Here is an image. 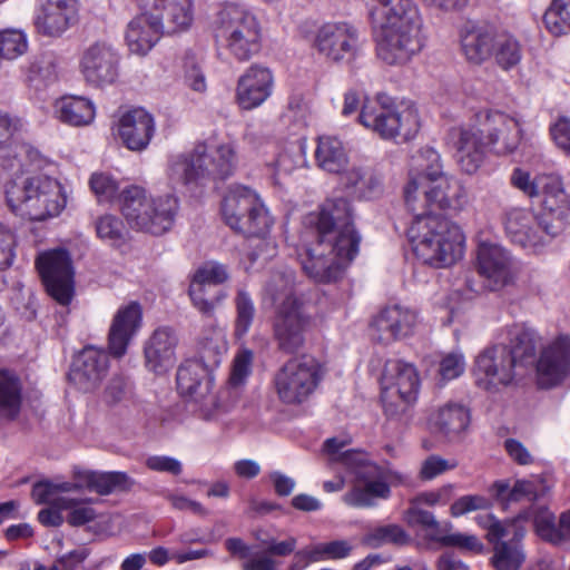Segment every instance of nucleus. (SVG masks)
I'll list each match as a JSON object with an SVG mask.
<instances>
[{
	"label": "nucleus",
	"mask_w": 570,
	"mask_h": 570,
	"mask_svg": "<svg viewBox=\"0 0 570 570\" xmlns=\"http://www.w3.org/2000/svg\"><path fill=\"white\" fill-rule=\"evenodd\" d=\"M108 371V355L96 347H85L72 361L68 379L78 390L91 392Z\"/></svg>",
	"instance_id": "nucleus-28"
},
{
	"label": "nucleus",
	"mask_w": 570,
	"mask_h": 570,
	"mask_svg": "<svg viewBox=\"0 0 570 570\" xmlns=\"http://www.w3.org/2000/svg\"><path fill=\"white\" fill-rule=\"evenodd\" d=\"M22 384L18 375L0 368V417L14 420L21 409Z\"/></svg>",
	"instance_id": "nucleus-46"
},
{
	"label": "nucleus",
	"mask_w": 570,
	"mask_h": 570,
	"mask_svg": "<svg viewBox=\"0 0 570 570\" xmlns=\"http://www.w3.org/2000/svg\"><path fill=\"white\" fill-rule=\"evenodd\" d=\"M521 47L518 40L507 32H498L493 57L504 70L517 66L521 60Z\"/></svg>",
	"instance_id": "nucleus-49"
},
{
	"label": "nucleus",
	"mask_w": 570,
	"mask_h": 570,
	"mask_svg": "<svg viewBox=\"0 0 570 570\" xmlns=\"http://www.w3.org/2000/svg\"><path fill=\"white\" fill-rule=\"evenodd\" d=\"M24 149V146L16 144L13 139L0 146V167L7 171H20L22 168L21 153Z\"/></svg>",
	"instance_id": "nucleus-61"
},
{
	"label": "nucleus",
	"mask_w": 570,
	"mask_h": 570,
	"mask_svg": "<svg viewBox=\"0 0 570 570\" xmlns=\"http://www.w3.org/2000/svg\"><path fill=\"white\" fill-rule=\"evenodd\" d=\"M90 187L99 202H109L118 193V183L108 174L95 173L90 178Z\"/></svg>",
	"instance_id": "nucleus-59"
},
{
	"label": "nucleus",
	"mask_w": 570,
	"mask_h": 570,
	"mask_svg": "<svg viewBox=\"0 0 570 570\" xmlns=\"http://www.w3.org/2000/svg\"><path fill=\"white\" fill-rule=\"evenodd\" d=\"M371 16L379 27L422 21L413 0H376Z\"/></svg>",
	"instance_id": "nucleus-39"
},
{
	"label": "nucleus",
	"mask_w": 570,
	"mask_h": 570,
	"mask_svg": "<svg viewBox=\"0 0 570 570\" xmlns=\"http://www.w3.org/2000/svg\"><path fill=\"white\" fill-rule=\"evenodd\" d=\"M225 333L212 325L199 341L198 357L183 363L177 371V387L190 399L196 412L204 419L216 417L222 399L214 395V371L227 353Z\"/></svg>",
	"instance_id": "nucleus-3"
},
{
	"label": "nucleus",
	"mask_w": 570,
	"mask_h": 570,
	"mask_svg": "<svg viewBox=\"0 0 570 570\" xmlns=\"http://www.w3.org/2000/svg\"><path fill=\"white\" fill-rule=\"evenodd\" d=\"M178 336L174 328H156L144 345L145 366L156 374H164L176 363Z\"/></svg>",
	"instance_id": "nucleus-31"
},
{
	"label": "nucleus",
	"mask_w": 570,
	"mask_h": 570,
	"mask_svg": "<svg viewBox=\"0 0 570 570\" xmlns=\"http://www.w3.org/2000/svg\"><path fill=\"white\" fill-rule=\"evenodd\" d=\"M430 423L442 434H458L469 426L470 410L463 404L449 402L432 414Z\"/></svg>",
	"instance_id": "nucleus-43"
},
{
	"label": "nucleus",
	"mask_w": 570,
	"mask_h": 570,
	"mask_svg": "<svg viewBox=\"0 0 570 570\" xmlns=\"http://www.w3.org/2000/svg\"><path fill=\"white\" fill-rule=\"evenodd\" d=\"M416 323L415 311L399 304L386 306L374 317L371 335L374 341L389 345L411 336Z\"/></svg>",
	"instance_id": "nucleus-25"
},
{
	"label": "nucleus",
	"mask_w": 570,
	"mask_h": 570,
	"mask_svg": "<svg viewBox=\"0 0 570 570\" xmlns=\"http://www.w3.org/2000/svg\"><path fill=\"white\" fill-rule=\"evenodd\" d=\"M358 249L350 250L338 242L316 234V242L299 254L305 274L317 283L336 282L342 277L346 266L355 258Z\"/></svg>",
	"instance_id": "nucleus-16"
},
{
	"label": "nucleus",
	"mask_w": 570,
	"mask_h": 570,
	"mask_svg": "<svg viewBox=\"0 0 570 570\" xmlns=\"http://www.w3.org/2000/svg\"><path fill=\"white\" fill-rule=\"evenodd\" d=\"M503 225L512 243L535 253L570 225V207H557L556 200L549 197L542 200L539 214L527 208L507 210Z\"/></svg>",
	"instance_id": "nucleus-7"
},
{
	"label": "nucleus",
	"mask_w": 570,
	"mask_h": 570,
	"mask_svg": "<svg viewBox=\"0 0 570 570\" xmlns=\"http://www.w3.org/2000/svg\"><path fill=\"white\" fill-rule=\"evenodd\" d=\"M55 114L61 122L80 127L92 122L96 110L89 99L79 96H68L56 101Z\"/></svg>",
	"instance_id": "nucleus-41"
},
{
	"label": "nucleus",
	"mask_w": 570,
	"mask_h": 570,
	"mask_svg": "<svg viewBox=\"0 0 570 570\" xmlns=\"http://www.w3.org/2000/svg\"><path fill=\"white\" fill-rule=\"evenodd\" d=\"M549 131L556 146L564 154L570 155V118L560 117L551 124Z\"/></svg>",
	"instance_id": "nucleus-64"
},
{
	"label": "nucleus",
	"mask_w": 570,
	"mask_h": 570,
	"mask_svg": "<svg viewBox=\"0 0 570 570\" xmlns=\"http://www.w3.org/2000/svg\"><path fill=\"white\" fill-rule=\"evenodd\" d=\"M234 305L236 311L234 334L237 338H242L249 332L253 325L256 308L252 296L243 288L237 289Z\"/></svg>",
	"instance_id": "nucleus-47"
},
{
	"label": "nucleus",
	"mask_w": 570,
	"mask_h": 570,
	"mask_svg": "<svg viewBox=\"0 0 570 570\" xmlns=\"http://www.w3.org/2000/svg\"><path fill=\"white\" fill-rule=\"evenodd\" d=\"M314 46L330 61H350L360 51V32L347 22L325 23L317 30Z\"/></svg>",
	"instance_id": "nucleus-23"
},
{
	"label": "nucleus",
	"mask_w": 570,
	"mask_h": 570,
	"mask_svg": "<svg viewBox=\"0 0 570 570\" xmlns=\"http://www.w3.org/2000/svg\"><path fill=\"white\" fill-rule=\"evenodd\" d=\"M510 180L513 187L530 198L543 195V200H547L549 197L553 198L557 207H570V196L563 190L559 177L539 175L532 178L529 171L515 168Z\"/></svg>",
	"instance_id": "nucleus-34"
},
{
	"label": "nucleus",
	"mask_w": 570,
	"mask_h": 570,
	"mask_svg": "<svg viewBox=\"0 0 570 570\" xmlns=\"http://www.w3.org/2000/svg\"><path fill=\"white\" fill-rule=\"evenodd\" d=\"M476 269L490 291H499L514 278L513 258L504 247L483 242L476 250Z\"/></svg>",
	"instance_id": "nucleus-24"
},
{
	"label": "nucleus",
	"mask_w": 570,
	"mask_h": 570,
	"mask_svg": "<svg viewBox=\"0 0 570 570\" xmlns=\"http://www.w3.org/2000/svg\"><path fill=\"white\" fill-rule=\"evenodd\" d=\"M327 560L324 543L306 547L295 552L289 570H303L309 563Z\"/></svg>",
	"instance_id": "nucleus-60"
},
{
	"label": "nucleus",
	"mask_w": 570,
	"mask_h": 570,
	"mask_svg": "<svg viewBox=\"0 0 570 570\" xmlns=\"http://www.w3.org/2000/svg\"><path fill=\"white\" fill-rule=\"evenodd\" d=\"M28 50L27 35L19 29H4L0 31V57L14 60Z\"/></svg>",
	"instance_id": "nucleus-51"
},
{
	"label": "nucleus",
	"mask_w": 570,
	"mask_h": 570,
	"mask_svg": "<svg viewBox=\"0 0 570 570\" xmlns=\"http://www.w3.org/2000/svg\"><path fill=\"white\" fill-rule=\"evenodd\" d=\"M455 465V463H451L439 455H430L422 462L419 475L422 480L430 481L442 473L454 469Z\"/></svg>",
	"instance_id": "nucleus-63"
},
{
	"label": "nucleus",
	"mask_w": 570,
	"mask_h": 570,
	"mask_svg": "<svg viewBox=\"0 0 570 570\" xmlns=\"http://www.w3.org/2000/svg\"><path fill=\"white\" fill-rule=\"evenodd\" d=\"M267 235L268 233L262 236H247L250 238L252 250L248 253V258L252 264L258 258L268 259L276 255V244Z\"/></svg>",
	"instance_id": "nucleus-62"
},
{
	"label": "nucleus",
	"mask_w": 570,
	"mask_h": 570,
	"mask_svg": "<svg viewBox=\"0 0 570 570\" xmlns=\"http://www.w3.org/2000/svg\"><path fill=\"white\" fill-rule=\"evenodd\" d=\"M497 33L483 28L464 30L461 35V47L466 59L480 65L493 56Z\"/></svg>",
	"instance_id": "nucleus-40"
},
{
	"label": "nucleus",
	"mask_w": 570,
	"mask_h": 570,
	"mask_svg": "<svg viewBox=\"0 0 570 570\" xmlns=\"http://www.w3.org/2000/svg\"><path fill=\"white\" fill-rule=\"evenodd\" d=\"M120 53L109 40L90 43L80 58V70L87 83L101 88L114 83L119 76Z\"/></svg>",
	"instance_id": "nucleus-22"
},
{
	"label": "nucleus",
	"mask_w": 570,
	"mask_h": 570,
	"mask_svg": "<svg viewBox=\"0 0 570 570\" xmlns=\"http://www.w3.org/2000/svg\"><path fill=\"white\" fill-rule=\"evenodd\" d=\"M534 527L538 535L553 544L560 543L559 522L556 523V518L549 510H540L534 517Z\"/></svg>",
	"instance_id": "nucleus-58"
},
{
	"label": "nucleus",
	"mask_w": 570,
	"mask_h": 570,
	"mask_svg": "<svg viewBox=\"0 0 570 570\" xmlns=\"http://www.w3.org/2000/svg\"><path fill=\"white\" fill-rule=\"evenodd\" d=\"M525 515L500 521L491 514L479 515L478 523L487 530V539L493 544L492 564L497 570H518L524 561L520 541L524 537L521 524Z\"/></svg>",
	"instance_id": "nucleus-15"
},
{
	"label": "nucleus",
	"mask_w": 570,
	"mask_h": 570,
	"mask_svg": "<svg viewBox=\"0 0 570 570\" xmlns=\"http://www.w3.org/2000/svg\"><path fill=\"white\" fill-rule=\"evenodd\" d=\"M141 324L139 304L130 303L118 309L114 316L108 334V348L115 357L126 354L127 347L137 334Z\"/></svg>",
	"instance_id": "nucleus-36"
},
{
	"label": "nucleus",
	"mask_w": 570,
	"mask_h": 570,
	"mask_svg": "<svg viewBox=\"0 0 570 570\" xmlns=\"http://www.w3.org/2000/svg\"><path fill=\"white\" fill-rule=\"evenodd\" d=\"M497 497L504 502H519L522 500L534 502L544 497L550 487L543 479L517 480L510 488L507 482L494 483Z\"/></svg>",
	"instance_id": "nucleus-44"
},
{
	"label": "nucleus",
	"mask_w": 570,
	"mask_h": 570,
	"mask_svg": "<svg viewBox=\"0 0 570 570\" xmlns=\"http://www.w3.org/2000/svg\"><path fill=\"white\" fill-rule=\"evenodd\" d=\"M77 0H40L35 17L38 33L58 38L77 21Z\"/></svg>",
	"instance_id": "nucleus-27"
},
{
	"label": "nucleus",
	"mask_w": 570,
	"mask_h": 570,
	"mask_svg": "<svg viewBox=\"0 0 570 570\" xmlns=\"http://www.w3.org/2000/svg\"><path fill=\"white\" fill-rule=\"evenodd\" d=\"M99 238L109 242L111 245H120L125 242L126 228L120 218L106 214L97 218L95 223Z\"/></svg>",
	"instance_id": "nucleus-54"
},
{
	"label": "nucleus",
	"mask_w": 570,
	"mask_h": 570,
	"mask_svg": "<svg viewBox=\"0 0 570 570\" xmlns=\"http://www.w3.org/2000/svg\"><path fill=\"white\" fill-rule=\"evenodd\" d=\"M217 39L238 61H247L261 49L262 27L258 19L237 4L222 8L214 20Z\"/></svg>",
	"instance_id": "nucleus-10"
},
{
	"label": "nucleus",
	"mask_w": 570,
	"mask_h": 570,
	"mask_svg": "<svg viewBox=\"0 0 570 570\" xmlns=\"http://www.w3.org/2000/svg\"><path fill=\"white\" fill-rule=\"evenodd\" d=\"M409 239L419 259L434 267H446L463 255L461 228L438 215L413 213Z\"/></svg>",
	"instance_id": "nucleus-5"
},
{
	"label": "nucleus",
	"mask_w": 570,
	"mask_h": 570,
	"mask_svg": "<svg viewBox=\"0 0 570 570\" xmlns=\"http://www.w3.org/2000/svg\"><path fill=\"white\" fill-rule=\"evenodd\" d=\"M185 30H168L164 16L154 11L135 17L127 26L125 40L130 52L145 56L161 35H176Z\"/></svg>",
	"instance_id": "nucleus-26"
},
{
	"label": "nucleus",
	"mask_w": 570,
	"mask_h": 570,
	"mask_svg": "<svg viewBox=\"0 0 570 570\" xmlns=\"http://www.w3.org/2000/svg\"><path fill=\"white\" fill-rule=\"evenodd\" d=\"M274 78L272 71L253 65L237 82L236 100L242 109L250 110L261 106L272 94Z\"/></svg>",
	"instance_id": "nucleus-32"
},
{
	"label": "nucleus",
	"mask_w": 570,
	"mask_h": 570,
	"mask_svg": "<svg viewBox=\"0 0 570 570\" xmlns=\"http://www.w3.org/2000/svg\"><path fill=\"white\" fill-rule=\"evenodd\" d=\"M237 153L234 144L223 142L208 148L197 144L189 154L170 160L168 178L174 185H181L190 191L216 180H225L234 174Z\"/></svg>",
	"instance_id": "nucleus-4"
},
{
	"label": "nucleus",
	"mask_w": 570,
	"mask_h": 570,
	"mask_svg": "<svg viewBox=\"0 0 570 570\" xmlns=\"http://www.w3.org/2000/svg\"><path fill=\"white\" fill-rule=\"evenodd\" d=\"M543 21L553 35L570 32V0H552L546 10Z\"/></svg>",
	"instance_id": "nucleus-50"
},
{
	"label": "nucleus",
	"mask_w": 570,
	"mask_h": 570,
	"mask_svg": "<svg viewBox=\"0 0 570 570\" xmlns=\"http://www.w3.org/2000/svg\"><path fill=\"white\" fill-rule=\"evenodd\" d=\"M37 268L48 294L61 305H68L73 295V267L71 256L63 248L41 253Z\"/></svg>",
	"instance_id": "nucleus-20"
},
{
	"label": "nucleus",
	"mask_w": 570,
	"mask_h": 570,
	"mask_svg": "<svg viewBox=\"0 0 570 570\" xmlns=\"http://www.w3.org/2000/svg\"><path fill=\"white\" fill-rule=\"evenodd\" d=\"M229 278L228 269L218 262H206L199 266L193 275L190 285H197L205 289L206 285H220Z\"/></svg>",
	"instance_id": "nucleus-53"
},
{
	"label": "nucleus",
	"mask_w": 570,
	"mask_h": 570,
	"mask_svg": "<svg viewBox=\"0 0 570 570\" xmlns=\"http://www.w3.org/2000/svg\"><path fill=\"white\" fill-rule=\"evenodd\" d=\"M381 390L385 414L395 417L404 413L417 399L420 376L416 367L402 360H387L381 375Z\"/></svg>",
	"instance_id": "nucleus-14"
},
{
	"label": "nucleus",
	"mask_w": 570,
	"mask_h": 570,
	"mask_svg": "<svg viewBox=\"0 0 570 570\" xmlns=\"http://www.w3.org/2000/svg\"><path fill=\"white\" fill-rule=\"evenodd\" d=\"M253 357V352L248 348H243L236 354L227 386L214 393L216 397L222 399V406L217 407L216 416L229 411L237 403L239 387L252 372Z\"/></svg>",
	"instance_id": "nucleus-38"
},
{
	"label": "nucleus",
	"mask_w": 570,
	"mask_h": 570,
	"mask_svg": "<svg viewBox=\"0 0 570 570\" xmlns=\"http://www.w3.org/2000/svg\"><path fill=\"white\" fill-rule=\"evenodd\" d=\"M90 481V491L100 495H107L117 490H126L131 485L130 479L124 472H95Z\"/></svg>",
	"instance_id": "nucleus-52"
},
{
	"label": "nucleus",
	"mask_w": 570,
	"mask_h": 570,
	"mask_svg": "<svg viewBox=\"0 0 570 570\" xmlns=\"http://www.w3.org/2000/svg\"><path fill=\"white\" fill-rule=\"evenodd\" d=\"M354 210L344 197L328 198L324 202L315 222L316 234L347 246L350 250L358 249L361 236L354 227Z\"/></svg>",
	"instance_id": "nucleus-18"
},
{
	"label": "nucleus",
	"mask_w": 570,
	"mask_h": 570,
	"mask_svg": "<svg viewBox=\"0 0 570 570\" xmlns=\"http://www.w3.org/2000/svg\"><path fill=\"white\" fill-rule=\"evenodd\" d=\"M450 139L456 149V161L466 174H474L484 160L488 139L481 126L469 128H453Z\"/></svg>",
	"instance_id": "nucleus-30"
},
{
	"label": "nucleus",
	"mask_w": 570,
	"mask_h": 570,
	"mask_svg": "<svg viewBox=\"0 0 570 570\" xmlns=\"http://www.w3.org/2000/svg\"><path fill=\"white\" fill-rule=\"evenodd\" d=\"M120 202L127 224L136 230L154 235H161L170 229L178 209V200L173 195L150 198L139 186L124 189Z\"/></svg>",
	"instance_id": "nucleus-9"
},
{
	"label": "nucleus",
	"mask_w": 570,
	"mask_h": 570,
	"mask_svg": "<svg viewBox=\"0 0 570 570\" xmlns=\"http://www.w3.org/2000/svg\"><path fill=\"white\" fill-rule=\"evenodd\" d=\"M76 503V499L59 497L48 508L39 511L38 520L45 527H60L65 521L62 511L72 508Z\"/></svg>",
	"instance_id": "nucleus-57"
},
{
	"label": "nucleus",
	"mask_w": 570,
	"mask_h": 570,
	"mask_svg": "<svg viewBox=\"0 0 570 570\" xmlns=\"http://www.w3.org/2000/svg\"><path fill=\"white\" fill-rule=\"evenodd\" d=\"M4 193L10 210L32 222L55 218L67 205L62 185L46 175L17 176L6 184Z\"/></svg>",
	"instance_id": "nucleus-6"
},
{
	"label": "nucleus",
	"mask_w": 570,
	"mask_h": 570,
	"mask_svg": "<svg viewBox=\"0 0 570 570\" xmlns=\"http://www.w3.org/2000/svg\"><path fill=\"white\" fill-rule=\"evenodd\" d=\"M537 353V334L523 325L508 328V343L492 345L475 358L473 375L479 387L495 391L523 377Z\"/></svg>",
	"instance_id": "nucleus-2"
},
{
	"label": "nucleus",
	"mask_w": 570,
	"mask_h": 570,
	"mask_svg": "<svg viewBox=\"0 0 570 570\" xmlns=\"http://www.w3.org/2000/svg\"><path fill=\"white\" fill-rule=\"evenodd\" d=\"M478 119L488 142L497 147L498 153H512L518 148L521 129L514 118L498 110H485Z\"/></svg>",
	"instance_id": "nucleus-29"
},
{
	"label": "nucleus",
	"mask_w": 570,
	"mask_h": 570,
	"mask_svg": "<svg viewBox=\"0 0 570 570\" xmlns=\"http://www.w3.org/2000/svg\"><path fill=\"white\" fill-rule=\"evenodd\" d=\"M151 11L164 16L168 30H188L194 20L193 0H153Z\"/></svg>",
	"instance_id": "nucleus-45"
},
{
	"label": "nucleus",
	"mask_w": 570,
	"mask_h": 570,
	"mask_svg": "<svg viewBox=\"0 0 570 570\" xmlns=\"http://www.w3.org/2000/svg\"><path fill=\"white\" fill-rule=\"evenodd\" d=\"M317 166L331 174L341 173L348 163L347 151L343 142L334 136H321L315 149Z\"/></svg>",
	"instance_id": "nucleus-42"
},
{
	"label": "nucleus",
	"mask_w": 570,
	"mask_h": 570,
	"mask_svg": "<svg viewBox=\"0 0 570 570\" xmlns=\"http://www.w3.org/2000/svg\"><path fill=\"white\" fill-rule=\"evenodd\" d=\"M293 283L291 271L274 273L266 283L264 299H268L276 307L289 298H297L293 294Z\"/></svg>",
	"instance_id": "nucleus-48"
},
{
	"label": "nucleus",
	"mask_w": 570,
	"mask_h": 570,
	"mask_svg": "<svg viewBox=\"0 0 570 570\" xmlns=\"http://www.w3.org/2000/svg\"><path fill=\"white\" fill-rule=\"evenodd\" d=\"M224 222L246 236L269 233L274 220L256 191L242 185L229 188L222 204Z\"/></svg>",
	"instance_id": "nucleus-13"
},
{
	"label": "nucleus",
	"mask_w": 570,
	"mask_h": 570,
	"mask_svg": "<svg viewBox=\"0 0 570 570\" xmlns=\"http://www.w3.org/2000/svg\"><path fill=\"white\" fill-rule=\"evenodd\" d=\"M365 541L376 548L386 543L403 546L410 541V538L400 525L387 524L374 529L366 535Z\"/></svg>",
	"instance_id": "nucleus-56"
},
{
	"label": "nucleus",
	"mask_w": 570,
	"mask_h": 570,
	"mask_svg": "<svg viewBox=\"0 0 570 570\" xmlns=\"http://www.w3.org/2000/svg\"><path fill=\"white\" fill-rule=\"evenodd\" d=\"M27 72L30 81H55L57 79V59L55 55L45 52L36 56L30 61Z\"/></svg>",
	"instance_id": "nucleus-55"
},
{
	"label": "nucleus",
	"mask_w": 570,
	"mask_h": 570,
	"mask_svg": "<svg viewBox=\"0 0 570 570\" xmlns=\"http://www.w3.org/2000/svg\"><path fill=\"white\" fill-rule=\"evenodd\" d=\"M341 183L345 190L360 199H373L383 193L382 174L374 166L362 161L345 169Z\"/></svg>",
	"instance_id": "nucleus-37"
},
{
	"label": "nucleus",
	"mask_w": 570,
	"mask_h": 570,
	"mask_svg": "<svg viewBox=\"0 0 570 570\" xmlns=\"http://www.w3.org/2000/svg\"><path fill=\"white\" fill-rule=\"evenodd\" d=\"M379 28L376 51L387 65H404L423 48L422 21Z\"/></svg>",
	"instance_id": "nucleus-17"
},
{
	"label": "nucleus",
	"mask_w": 570,
	"mask_h": 570,
	"mask_svg": "<svg viewBox=\"0 0 570 570\" xmlns=\"http://www.w3.org/2000/svg\"><path fill=\"white\" fill-rule=\"evenodd\" d=\"M324 365L312 355L286 361L274 374L273 387L285 405H301L316 392L325 376Z\"/></svg>",
	"instance_id": "nucleus-12"
},
{
	"label": "nucleus",
	"mask_w": 570,
	"mask_h": 570,
	"mask_svg": "<svg viewBox=\"0 0 570 570\" xmlns=\"http://www.w3.org/2000/svg\"><path fill=\"white\" fill-rule=\"evenodd\" d=\"M414 163L416 173L410 174L404 188L405 204L412 213L431 214L432 208L461 210L465 206V188L459 179L443 171L436 150L422 148Z\"/></svg>",
	"instance_id": "nucleus-1"
},
{
	"label": "nucleus",
	"mask_w": 570,
	"mask_h": 570,
	"mask_svg": "<svg viewBox=\"0 0 570 570\" xmlns=\"http://www.w3.org/2000/svg\"><path fill=\"white\" fill-rule=\"evenodd\" d=\"M404 520L409 525H421L425 529L433 530L430 539L441 543L444 547H456L463 550L481 552L483 544L473 534L464 533H450L443 534L440 524L434 518L433 513L415 505L405 511Z\"/></svg>",
	"instance_id": "nucleus-35"
},
{
	"label": "nucleus",
	"mask_w": 570,
	"mask_h": 570,
	"mask_svg": "<svg viewBox=\"0 0 570 570\" xmlns=\"http://www.w3.org/2000/svg\"><path fill=\"white\" fill-rule=\"evenodd\" d=\"M309 317L298 298H289L276 306L273 321L274 338L284 353H295L305 344Z\"/></svg>",
	"instance_id": "nucleus-21"
},
{
	"label": "nucleus",
	"mask_w": 570,
	"mask_h": 570,
	"mask_svg": "<svg viewBox=\"0 0 570 570\" xmlns=\"http://www.w3.org/2000/svg\"><path fill=\"white\" fill-rule=\"evenodd\" d=\"M154 134V117L144 108L129 109L119 118L118 135L129 150L140 151L146 149Z\"/></svg>",
	"instance_id": "nucleus-33"
},
{
	"label": "nucleus",
	"mask_w": 570,
	"mask_h": 570,
	"mask_svg": "<svg viewBox=\"0 0 570 570\" xmlns=\"http://www.w3.org/2000/svg\"><path fill=\"white\" fill-rule=\"evenodd\" d=\"M337 462L353 471L362 482L343 495V501L350 507H375L379 500H387L391 497V487L411 483L407 474L393 470L390 465L368 462L367 455L362 451L346 450Z\"/></svg>",
	"instance_id": "nucleus-8"
},
{
	"label": "nucleus",
	"mask_w": 570,
	"mask_h": 570,
	"mask_svg": "<svg viewBox=\"0 0 570 570\" xmlns=\"http://www.w3.org/2000/svg\"><path fill=\"white\" fill-rule=\"evenodd\" d=\"M530 370H534L535 384L541 390L562 384L570 377V336L558 335L542 346Z\"/></svg>",
	"instance_id": "nucleus-19"
},
{
	"label": "nucleus",
	"mask_w": 570,
	"mask_h": 570,
	"mask_svg": "<svg viewBox=\"0 0 570 570\" xmlns=\"http://www.w3.org/2000/svg\"><path fill=\"white\" fill-rule=\"evenodd\" d=\"M360 122L384 139L405 141L416 135L420 128L419 114L412 105H395L386 95L366 99L362 106Z\"/></svg>",
	"instance_id": "nucleus-11"
}]
</instances>
